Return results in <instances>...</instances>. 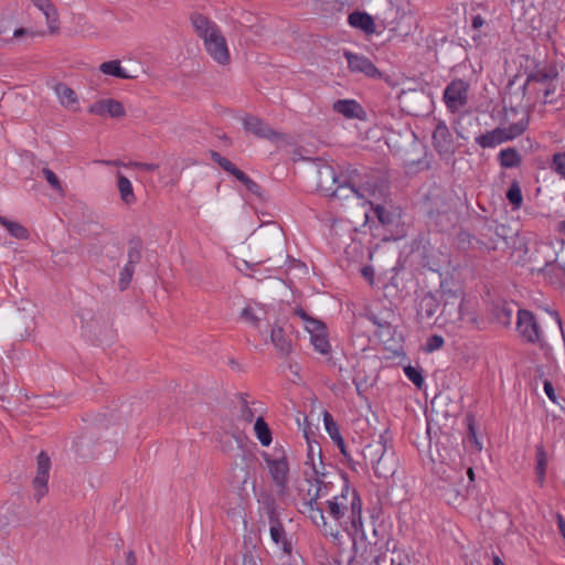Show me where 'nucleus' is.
Wrapping results in <instances>:
<instances>
[{
	"mask_svg": "<svg viewBox=\"0 0 565 565\" xmlns=\"http://www.w3.org/2000/svg\"><path fill=\"white\" fill-rule=\"evenodd\" d=\"M537 312H532V343L536 342L547 364L535 367V386L541 383L547 397L556 403V393L550 379L554 365L548 341L563 333L559 315L555 310L537 306Z\"/></svg>",
	"mask_w": 565,
	"mask_h": 565,
	"instance_id": "obj_1",
	"label": "nucleus"
},
{
	"mask_svg": "<svg viewBox=\"0 0 565 565\" xmlns=\"http://www.w3.org/2000/svg\"><path fill=\"white\" fill-rule=\"evenodd\" d=\"M317 186L326 196L348 199L349 193L358 199H366L374 193L373 186L361 182V174L352 170L348 175H338L334 169L324 164L318 169Z\"/></svg>",
	"mask_w": 565,
	"mask_h": 565,
	"instance_id": "obj_2",
	"label": "nucleus"
},
{
	"mask_svg": "<svg viewBox=\"0 0 565 565\" xmlns=\"http://www.w3.org/2000/svg\"><path fill=\"white\" fill-rule=\"evenodd\" d=\"M190 20L196 35L203 40L205 51L212 60L220 65L230 64L231 55L227 42L217 24L198 12L192 13Z\"/></svg>",
	"mask_w": 565,
	"mask_h": 565,
	"instance_id": "obj_3",
	"label": "nucleus"
},
{
	"mask_svg": "<svg viewBox=\"0 0 565 565\" xmlns=\"http://www.w3.org/2000/svg\"><path fill=\"white\" fill-rule=\"evenodd\" d=\"M443 309L441 317L445 322L460 324V326H475L477 318L472 311L467 307L463 299V291L460 287L448 288L446 284H440Z\"/></svg>",
	"mask_w": 565,
	"mask_h": 565,
	"instance_id": "obj_4",
	"label": "nucleus"
},
{
	"mask_svg": "<svg viewBox=\"0 0 565 565\" xmlns=\"http://www.w3.org/2000/svg\"><path fill=\"white\" fill-rule=\"evenodd\" d=\"M515 309L518 312L516 330L525 342H530V310L519 309L515 302L498 300L491 306V315L498 323L509 326Z\"/></svg>",
	"mask_w": 565,
	"mask_h": 565,
	"instance_id": "obj_5",
	"label": "nucleus"
},
{
	"mask_svg": "<svg viewBox=\"0 0 565 565\" xmlns=\"http://www.w3.org/2000/svg\"><path fill=\"white\" fill-rule=\"evenodd\" d=\"M525 130L523 122L512 124L508 127H498L493 130L487 131L478 137L475 141L481 148H494L505 141L512 140L520 136Z\"/></svg>",
	"mask_w": 565,
	"mask_h": 565,
	"instance_id": "obj_6",
	"label": "nucleus"
},
{
	"mask_svg": "<svg viewBox=\"0 0 565 565\" xmlns=\"http://www.w3.org/2000/svg\"><path fill=\"white\" fill-rule=\"evenodd\" d=\"M366 450L372 455L380 454V457L373 461L372 466L377 478L387 479L396 472L397 461L394 450H388L385 445L367 446Z\"/></svg>",
	"mask_w": 565,
	"mask_h": 565,
	"instance_id": "obj_7",
	"label": "nucleus"
},
{
	"mask_svg": "<svg viewBox=\"0 0 565 565\" xmlns=\"http://www.w3.org/2000/svg\"><path fill=\"white\" fill-rule=\"evenodd\" d=\"M267 516L269 522V533L273 542L279 546L284 554L290 556L292 553V543L289 537H287V533L282 523L279 520L278 512L276 511L273 503L267 504Z\"/></svg>",
	"mask_w": 565,
	"mask_h": 565,
	"instance_id": "obj_8",
	"label": "nucleus"
},
{
	"mask_svg": "<svg viewBox=\"0 0 565 565\" xmlns=\"http://www.w3.org/2000/svg\"><path fill=\"white\" fill-rule=\"evenodd\" d=\"M469 84L462 79H455L447 85L444 92V100L451 113H457L468 104Z\"/></svg>",
	"mask_w": 565,
	"mask_h": 565,
	"instance_id": "obj_9",
	"label": "nucleus"
},
{
	"mask_svg": "<svg viewBox=\"0 0 565 565\" xmlns=\"http://www.w3.org/2000/svg\"><path fill=\"white\" fill-rule=\"evenodd\" d=\"M343 56L348 62V68L351 73L363 74L367 78L381 79L383 73L366 56L345 50Z\"/></svg>",
	"mask_w": 565,
	"mask_h": 565,
	"instance_id": "obj_10",
	"label": "nucleus"
},
{
	"mask_svg": "<svg viewBox=\"0 0 565 565\" xmlns=\"http://www.w3.org/2000/svg\"><path fill=\"white\" fill-rule=\"evenodd\" d=\"M211 159L215 163H217L223 170H225L226 172L235 177L239 182H242L250 193L258 198L262 196L260 185L256 183L254 180H252L245 172L236 168V166L227 158L221 156L216 151H211Z\"/></svg>",
	"mask_w": 565,
	"mask_h": 565,
	"instance_id": "obj_11",
	"label": "nucleus"
},
{
	"mask_svg": "<svg viewBox=\"0 0 565 565\" xmlns=\"http://www.w3.org/2000/svg\"><path fill=\"white\" fill-rule=\"evenodd\" d=\"M51 469V459L45 451H41L36 457V476L32 481L34 488V499L39 502L49 491L47 481Z\"/></svg>",
	"mask_w": 565,
	"mask_h": 565,
	"instance_id": "obj_12",
	"label": "nucleus"
},
{
	"mask_svg": "<svg viewBox=\"0 0 565 565\" xmlns=\"http://www.w3.org/2000/svg\"><path fill=\"white\" fill-rule=\"evenodd\" d=\"M274 483L284 491L288 486L289 465L285 454L281 457L273 458L268 454L263 455Z\"/></svg>",
	"mask_w": 565,
	"mask_h": 565,
	"instance_id": "obj_13",
	"label": "nucleus"
},
{
	"mask_svg": "<svg viewBox=\"0 0 565 565\" xmlns=\"http://www.w3.org/2000/svg\"><path fill=\"white\" fill-rule=\"evenodd\" d=\"M433 147L440 154H452L456 151L455 140L445 121L439 120L433 131Z\"/></svg>",
	"mask_w": 565,
	"mask_h": 565,
	"instance_id": "obj_14",
	"label": "nucleus"
},
{
	"mask_svg": "<svg viewBox=\"0 0 565 565\" xmlns=\"http://www.w3.org/2000/svg\"><path fill=\"white\" fill-rule=\"evenodd\" d=\"M556 75L554 70H535L532 72V82L535 83L534 93L536 96L542 94L544 103L552 102L548 97L555 90L553 81L556 78Z\"/></svg>",
	"mask_w": 565,
	"mask_h": 565,
	"instance_id": "obj_15",
	"label": "nucleus"
},
{
	"mask_svg": "<svg viewBox=\"0 0 565 565\" xmlns=\"http://www.w3.org/2000/svg\"><path fill=\"white\" fill-rule=\"evenodd\" d=\"M552 451L547 450L543 444L535 446V482L540 488H544L547 481V466L552 459Z\"/></svg>",
	"mask_w": 565,
	"mask_h": 565,
	"instance_id": "obj_16",
	"label": "nucleus"
},
{
	"mask_svg": "<svg viewBox=\"0 0 565 565\" xmlns=\"http://www.w3.org/2000/svg\"><path fill=\"white\" fill-rule=\"evenodd\" d=\"M350 488L348 484H344L341 494L327 501L329 515L340 523L342 519H344L345 514L350 512L351 499L349 500L348 498Z\"/></svg>",
	"mask_w": 565,
	"mask_h": 565,
	"instance_id": "obj_17",
	"label": "nucleus"
},
{
	"mask_svg": "<svg viewBox=\"0 0 565 565\" xmlns=\"http://www.w3.org/2000/svg\"><path fill=\"white\" fill-rule=\"evenodd\" d=\"M246 131L255 135L258 138L276 140L280 135L275 131L269 125L256 116H246L243 120Z\"/></svg>",
	"mask_w": 565,
	"mask_h": 565,
	"instance_id": "obj_18",
	"label": "nucleus"
},
{
	"mask_svg": "<svg viewBox=\"0 0 565 565\" xmlns=\"http://www.w3.org/2000/svg\"><path fill=\"white\" fill-rule=\"evenodd\" d=\"M88 113L98 116L109 115L113 118H121L126 115L124 105L119 100L113 98L95 102L89 106Z\"/></svg>",
	"mask_w": 565,
	"mask_h": 565,
	"instance_id": "obj_19",
	"label": "nucleus"
},
{
	"mask_svg": "<svg viewBox=\"0 0 565 565\" xmlns=\"http://www.w3.org/2000/svg\"><path fill=\"white\" fill-rule=\"evenodd\" d=\"M332 109L348 119L364 120L366 111L355 99H338L333 103Z\"/></svg>",
	"mask_w": 565,
	"mask_h": 565,
	"instance_id": "obj_20",
	"label": "nucleus"
},
{
	"mask_svg": "<svg viewBox=\"0 0 565 565\" xmlns=\"http://www.w3.org/2000/svg\"><path fill=\"white\" fill-rule=\"evenodd\" d=\"M439 308V300L431 292H426L417 305V318L420 322L433 319Z\"/></svg>",
	"mask_w": 565,
	"mask_h": 565,
	"instance_id": "obj_21",
	"label": "nucleus"
},
{
	"mask_svg": "<svg viewBox=\"0 0 565 565\" xmlns=\"http://www.w3.org/2000/svg\"><path fill=\"white\" fill-rule=\"evenodd\" d=\"M348 23L352 28L363 31L366 35H371L376 32L375 22L366 12L353 11L348 17Z\"/></svg>",
	"mask_w": 565,
	"mask_h": 565,
	"instance_id": "obj_22",
	"label": "nucleus"
},
{
	"mask_svg": "<svg viewBox=\"0 0 565 565\" xmlns=\"http://www.w3.org/2000/svg\"><path fill=\"white\" fill-rule=\"evenodd\" d=\"M355 533L363 532L362 501L355 490L351 491L350 512L348 515Z\"/></svg>",
	"mask_w": 565,
	"mask_h": 565,
	"instance_id": "obj_23",
	"label": "nucleus"
},
{
	"mask_svg": "<svg viewBox=\"0 0 565 565\" xmlns=\"http://www.w3.org/2000/svg\"><path fill=\"white\" fill-rule=\"evenodd\" d=\"M32 3L43 12L51 33L58 30V14L51 0H32Z\"/></svg>",
	"mask_w": 565,
	"mask_h": 565,
	"instance_id": "obj_24",
	"label": "nucleus"
},
{
	"mask_svg": "<svg viewBox=\"0 0 565 565\" xmlns=\"http://www.w3.org/2000/svg\"><path fill=\"white\" fill-rule=\"evenodd\" d=\"M270 340L282 355H288L291 352V340L286 335L281 326L275 324L271 328Z\"/></svg>",
	"mask_w": 565,
	"mask_h": 565,
	"instance_id": "obj_25",
	"label": "nucleus"
},
{
	"mask_svg": "<svg viewBox=\"0 0 565 565\" xmlns=\"http://www.w3.org/2000/svg\"><path fill=\"white\" fill-rule=\"evenodd\" d=\"M322 495H323V490H322V487L319 486V488L316 490L315 495L307 502V505L310 511V519L313 521V523L317 526H320V525L324 526L327 524L326 518L323 514V510H322V508L318 507V502H317L318 499L321 498Z\"/></svg>",
	"mask_w": 565,
	"mask_h": 565,
	"instance_id": "obj_26",
	"label": "nucleus"
},
{
	"mask_svg": "<svg viewBox=\"0 0 565 565\" xmlns=\"http://www.w3.org/2000/svg\"><path fill=\"white\" fill-rule=\"evenodd\" d=\"M323 423L324 428L330 438L333 440V443L337 445L339 449H343L345 441L340 433V428L337 422L333 419V416L328 411L323 413Z\"/></svg>",
	"mask_w": 565,
	"mask_h": 565,
	"instance_id": "obj_27",
	"label": "nucleus"
},
{
	"mask_svg": "<svg viewBox=\"0 0 565 565\" xmlns=\"http://www.w3.org/2000/svg\"><path fill=\"white\" fill-rule=\"evenodd\" d=\"M501 167L505 169L516 168L521 163V156L515 148L502 149L498 154Z\"/></svg>",
	"mask_w": 565,
	"mask_h": 565,
	"instance_id": "obj_28",
	"label": "nucleus"
},
{
	"mask_svg": "<svg viewBox=\"0 0 565 565\" xmlns=\"http://www.w3.org/2000/svg\"><path fill=\"white\" fill-rule=\"evenodd\" d=\"M117 188L120 193L121 200L126 204H132L136 202V196L134 193L132 184L131 182L121 173H118L117 175Z\"/></svg>",
	"mask_w": 565,
	"mask_h": 565,
	"instance_id": "obj_29",
	"label": "nucleus"
},
{
	"mask_svg": "<svg viewBox=\"0 0 565 565\" xmlns=\"http://www.w3.org/2000/svg\"><path fill=\"white\" fill-rule=\"evenodd\" d=\"M99 71L106 75H110L117 78H132L120 65L119 60H111L104 62L99 66Z\"/></svg>",
	"mask_w": 565,
	"mask_h": 565,
	"instance_id": "obj_30",
	"label": "nucleus"
},
{
	"mask_svg": "<svg viewBox=\"0 0 565 565\" xmlns=\"http://www.w3.org/2000/svg\"><path fill=\"white\" fill-rule=\"evenodd\" d=\"M0 224L10 233L11 236L18 239H26L29 237L28 230L18 222L8 220L0 216Z\"/></svg>",
	"mask_w": 565,
	"mask_h": 565,
	"instance_id": "obj_31",
	"label": "nucleus"
},
{
	"mask_svg": "<svg viewBox=\"0 0 565 565\" xmlns=\"http://www.w3.org/2000/svg\"><path fill=\"white\" fill-rule=\"evenodd\" d=\"M54 90L63 106L68 107L77 102L75 92L64 83H57Z\"/></svg>",
	"mask_w": 565,
	"mask_h": 565,
	"instance_id": "obj_32",
	"label": "nucleus"
},
{
	"mask_svg": "<svg viewBox=\"0 0 565 565\" xmlns=\"http://www.w3.org/2000/svg\"><path fill=\"white\" fill-rule=\"evenodd\" d=\"M255 434L263 446H269L271 444V431L268 424L263 417H258L254 425Z\"/></svg>",
	"mask_w": 565,
	"mask_h": 565,
	"instance_id": "obj_33",
	"label": "nucleus"
},
{
	"mask_svg": "<svg viewBox=\"0 0 565 565\" xmlns=\"http://www.w3.org/2000/svg\"><path fill=\"white\" fill-rule=\"evenodd\" d=\"M128 262L127 265L132 267L141 260L142 257V242L140 238H132L129 241L128 247Z\"/></svg>",
	"mask_w": 565,
	"mask_h": 565,
	"instance_id": "obj_34",
	"label": "nucleus"
},
{
	"mask_svg": "<svg viewBox=\"0 0 565 565\" xmlns=\"http://www.w3.org/2000/svg\"><path fill=\"white\" fill-rule=\"evenodd\" d=\"M507 199L513 209H519L522 205L523 196L518 181H513L507 192Z\"/></svg>",
	"mask_w": 565,
	"mask_h": 565,
	"instance_id": "obj_35",
	"label": "nucleus"
},
{
	"mask_svg": "<svg viewBox=\"0 0 565 565\" xmlns=\"http://www.w3.org/2000/svg\"><path fill=\"white\" fill-rule=\"evenodd\" d=\"M310 341L315 347V350L318 351L319 353L328 354L330 352V343L328 341L326 331L310 337Z\"/></svg>",
	"mask_w": 565,
	"mask_h": 565,
	"instance_id": "obj_36",
	"label": "nucleus"
},
{
	"mask_svg": "<svg viewBox=\"0 0 565 565\" xmlns=\"http://www.w3.org/2000/svg\"><path fill=\"white\" fill-rule=\"evenodd\" d=\"M466 422L468 426L467 439L477 451H480L482 449V444L477 438L475 418L471 415H467Z\"/></svg>",
	"mask_w": 565,
	"mask_h": 565,
	"instance_id": "obj_37",
	"label": "nucleus"
},
{
	"mask_svg": "<svg viewBox=\"0 0 565 565\" xmlns=\"http://www.w3.org/2000/svg\"><path fill=\"white\" fill-rule=\"evenodd\" d=\"M404 373L406 377L417 387L422 388L424 385V377L422 374V370L419 367H415L412 365H407L404 367Z\"/></svg>",
	"mask_w": 565,
	"mask_h": 565,
	"instance_id": "obj_38",
	"label": "nucleus"
},
{
	"mask_svg": "<svg viewBox=\"0 0 565 565\" xmlns=\"http://www.w3.org/2000/svg\"><path fill=\"white\" fill-rule=\"evenodd\" d=\"M135 273V267L130 265H125L124 268L119 273L118 288L124 291L128 288L132 276Z\"/></svg>",
	"mask_w": 565,
	"mask_h": 565,
	"instance_id": "obj_39",
	"label": "nucleus"
},
{
	"mask_svg": "<svg viewBox=\"0 0 565 565\" xmlns=\"http://www.w3.org/2000/svg\"><path fill=\"white\" fill-rule=\"evenodd\" d=\"M367 318L377 327V335L380 338H383L385 334L391 335L392 326L388 321L380 319L375 315H369Z\"/></svg>",
	"mask_w": 565,
	"mask_h": 565,
	"instance_id": "obj_40",
	"label": "nucleus"
},
{
	"mask_svg": "<svg viewBox=\"0 0 565 565\" xmlns=\"http://www.w3.org/2000/svg\"><path fill=\"white\" fill-rule=\"evenodd\" d=\"M241 318L244 321L249 322L255 328L258 327L259 321L262 320L253 306H246L241 312Z\"/></svg>",
	"mask_w": 565,
	"mask_h": 565,
	"instance_id": "obj_41",
	"label": "nucleus"
},
{
	"mask_svg": "<svg viewBox=\"0 0 565 565\" xmlns=\"http://www.w3.org/2000/svg\"><path fill=\"white\" fill-rule=\"evenodd\" d=\"M372 210L374 211V214H375V216L377 217V220L380 221L381 224H383V225H391V224H393L394 216L384 206H382V205L373 206L372 205Z\"/></svg>",
	"mask_w": 565,
	"mask_h": 565,
	"instance_id": "obj_42",
	"label": "nucleus"
},
{
	"mask_svg": "<svg viewBox=\"0 0 565 565\" xmlns=\"http://www.w3.org/2000/svg\"><path fill=\"white\" fill-rule=\"evenodd\" d=\"M90 441H92V439L86 436L81 437V439L76 444V446H77L76 451L79 454V456H82L84 458H88V457H94L96 454H98V451L89 450Z\"/></svg>",
	"mask_w": 565,
	"mask_h": 565,
	"instance_id": "obj_43",
	"label": "nucleus"
},
{
	"mask_svg": "<svg viewBox=\"0 0 565 565\" xmlns=\"http://www.w3.org/2000/svg\"><path fill=\"white\" fill-rule=\"evenodd\" d=\"M42 173L53 190H55L60 193L63 192V186H62L60 179L51 169L44 168L42 170Z\"/></svg>",
	"mask_w": 565,
	"mask_h": 565,
	"instance_id": "obj_44",
	"label": "nucleus"
},
{
	"mask_svg": "<svg viewBox=\"0 0 565 565\" xmlns=\"http://www.w3.org/2000/svg\"><path fill=\"white\" fill-rule=\"evenodd\" d=\"M445 343V340L439 334H433L427 339V342L425 344V351L426 352H434L436 350H439Z\"/></svg>",
	"mask_w": 565,
	"mask_h": 565,
	"instance_id": "obj_45",
	"label": "nucleus"
},
{
	"mask_svg": "<svg viewBox=\"0 0 565 565\" xmlns=\"http://www.w3.org/2000/svg\"><path fill=\"white\" fill-rule=\"evenodd\" d=\"M552 167L555 172L565 179V152L555 153L553 156Z\"/></svg>",
	"mask_w": 565,
	"mask_h": 565,
	"instance_id": "obj_46",
	"label": "nucleus"
},
{
	"mask_svg": "<svg viewBox=\"0 0 565 565\" xmlns=\"http://www.w3.org/2000/svg\"><path fill=\"white\" fill-rule=\"evenodd\" d=\"M305 323H306L305 327H306L307 331L310 333V337L326 331L324 324L321 321L313 319L311 317Z\"/></svg>",
	"mask_w": 565,
	"mask_h": 565,
	"instance_id": "obj_47",
	"label": "nucleus"
},
{
	"mask_svg": "<svg viewBox=\"0 0 565 565\" xmlns=\"http://www.w3.org/2000/svg\"><path fill=\"white\" fill-rule=\"evenodd\" d=\"M555 266L553 265H547L546 268H540L537 269L536 271V276L537 277H542L545 281L550 282V284H553V279L551 277V273H553L555 270Z\"/></svg>",
	"mask_w": 565,
	"mask_h": 565,
	"instance_id": "obj_48",
	"label": "nucleus"
},
{
	"mask_svg": "<svg viewBox=\"0 0 565 565\" xmlns=\"http://www.w3.org/2000/svg\"><path fill=\"white\" fill-rule=\"evenodd\" d=\"M241 565H258L256 556L250 550L246 548L245 552L243 553Z\"/></svg>",
	"mask_w": 565,
	"mask_h": 565,
	"instance_id": "obj_49",
	"label": "nucleus"
},
{
	"mask_svg": "<svg viewBox=\"0 0 565 565\" xmlns=\"http://www.w3.org/2000/svg\"><path fill=\"white\" fill-rule=\"evenodd\" d=\"M241 418L247 423H252L254 419V412L248 405H242L241 407Z\"/></svg>",
	"mask_w": 565,
	"mask_h": 565,
	"instance_id": "obj_50",
	"label": "nucleus"
},
{
	"mask_svg": "<svg viewBox=\"0 0 565 565\" xmlns=\"http://www.w3.org/2000/svg\"><path fill=\"white\" fill-rule=\"evenodd\" d=\"M130 166L136 169L145 170V171H154L159 168V166L156 163H146V162H131Z\"/></svg>",
	"mask_w": 565,
	"mask_h": 565,
	"instance_id": "obj_51",
	"label": "nucleus"
},
{
	"mask_svg": "<svg viewBox=\"0 0 565 565\" xmlns=\"http://www.w3.org/2000/svg\"><path fill=\"white\" fill-rule=\"evenodd\" d=\"M361 275L370 281V284H373L374 279V269L372 266H364L361 269Z\"/></svg>",
	"mask_w": 565,
	"mask_h": 565,
	"instance_id": "obj_52",
	"label": "nucleus"
},
{
	"mask_svg": "<svg viewBox=\"0 0 565 565\" xmlns=\"http://www.w3.org/2000/svg\"><path fill=\"white\" fill-rule=\"evenodd\" d=\"M353 384L355 385L356 393L361 396L362 392L366 390V382L358 376L353 377Z\"/></svg>",
	"mask_w": 565,
	"mask_h": 565,
	"instance_id": "obj_53",
	"label": "nucleus"
},
{
	"mask_svg": "<svg viewBox=\"0 0 565 565\" xmlns=\"http://www.w3.org/2000/svg\"><path fill=\"white\" fill-rule=\"evenodd\" d=\"M557 526L562 537L565 541V519L561 514H557Z\"/></svg>",
	"mask_w": 565,
	"mask_h": 565,
	"instance_id": "obj_54",
	"label": "nucleus"
},
{
	"mask_svg": "<svg viewBox=\"0 0 565 565\" xmlns=\"http://www.w3.org/2000/svg\"><path fill=\"white\" fill-rule=\"evenodd\" d=\"M126 565H137V557L134 551H129L126 555Z\"/></svg>",
	"mask_w": 565,
	"mask_h": 565,
	"instance_id": "obj_55",
	"label": "nucleus"
},
{
	"mask_svg": "<svg viewBox=\"0 0 565 565\" xmlns=\"http://www.w3.org/2000/svg\"><path fill=\"white\" fill-rule=\"evenodd\" d=\"M484 23V20L482 19L481 15H476L472 18V28L478 30L479 28H481Z\"/></svg>",
	"mask_w": 565,
	"mask_h": 565,
	"instance_id": "obj_56",
	"label": "nucleus"
},
{
	"mask_svg": "<svg viewBox=\"0 0 565 565\" xmlns=\"http://www.w3.org/2000/svg\"><path fill=\"white\" fill-rule=\"evenodd\" d=\"M29 33L32 34V35L34 34L33 32H30L28 29L20 28V29H17L14 31V38L18 39V38H21V36L25 35V34H29Z\"/></svg>",
	"mask_w": 565,
	"mask_h": 565,
	"instance_id": "obj_57",
	"label": "nucleus"
},
{
	"mask_svg": "<svg viewBox=\"0 0 565 565\" xmlns=\"http://www.w3.org/2000/svg\"><path fill=\"white\" fill-rule=\"evenodd\" d=\"M457 479H462V472L461 470L455 471V476H448L446 478L447 481H449L451 484L455 483Z\"/></svg>",
	"mask_w": 565,
	"mask_h": 565,
	"instance_id": "obj_58",
	"label": "nucleus"
},
{
	"mask_svg": "<svg viewBox=\"0 0 565 565\" xmlns=\"http://www.w3.org/2000/svg\"><path fill=\"white\" fill-rule=\"evenodd\" d=\"M295 313L299 316L305 322L310 319V317L307 315V312L302 308H297L295 310Z\"/></svg>",
	"mask_w": 565,
	"mask_h": 565,
	"instance_id": "obj_59",
	"label": "nucleus"
},
{
	"mask_svg": "<svg viewBox=\"0 0 565 565\" xmlns=\"http://www.w3.org/2000/svg\"><path fill=\"white\" fill-rule=\"evenodd\" d=\"M341 455L344 457V459L348 461V462H351L352 461V457L351 455L349 454L348 449H347V445L343 446V449H339Z\"/></svg>",
	"mask_w": 565,
	"mask_h": 565,
	"instance_id": "obj_60",
	"label": "nucleus"
},
{
	"mask_svg": "<svg viewBox=\"0 0 565 565\" xmlns=\"http://www.w3.org/2000/svg\"><path fill=\"white\" fill-rule=\"evenodd\" d=\"M467 476H468V479H469V484L472 483L475 481V472H473V469L472 468H468L467 471H466Z\"/></svg>",
	"mask_w": 565,
	"mask_h": 565,
	"instance_id": "obj_61",
	"label": "nucleus"
},
{
	"mask_svg": "<svg viewBox=\"0 0 565 565\" xmlns=\"http://www.w3.org/2000/svg\"><path fill=\"white\" fill-rule=\"evenodd\" d=\"M492 565H505V564L498 555H493Z\"/></svg>",
	"mask_w": 565,
	"mask_h": 565,
	"instance_id": "obj_62",
	"label": "nucleus"
},
{
	"mask_svg": "<svg viewBox=\"0 0 565 565\" xmlns=\"http://www.w3.org/2000/svg\"><path fill=\"white\" fill-rule=\"evenodd\" d=\"M247 397H248V395H247L246 393H241V394H239L241 406H242V405H244V404H245V405H248Z\"/></svg>",
	"mask_w": 565,
	"mask_h": 565,
	"instance_id": "obj_63",
	"label": "nucleus"
},
{
	"mask_svg": "<svg viewBox=\"0 0 565 565\" xmlns=\"http://www.w3.org/2000/svg\"><path fill=\"white\" fill-rule=\"evenodd\" d=\"M105 164H113V166H120L121 163L119 161H104Z\"/></svg>",
	"mask_w": 565,
	"mask_h": 565,
	"instance_id": "obj_64",
	"label": "nucleus"
}]
</instances>
